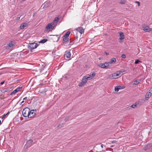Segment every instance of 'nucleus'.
Returning a JSON list of instances; mask_svg holds the SVG:
<instances>
[{"label":"nucleus","instance_id":"nucleus-1","mask_svg":"<svg viewBox=\"0 0 152 152\" xmlns=\"http://www.w3.org/2000/svg\"><path fill=\"white\" fill-rule=\"evenodd\" d=\"M30 111V109L26 107L22 111V114L24 117H28L29 118V116L30 115V113L29 112Z\"/></svg>","mask_w":152,"mask_h":152},{"label":"nucleus","instance_id":"nucleus-2","mask_svg":"<svg viewBox=\"0 0 152 152\" xmlns=\"http://www.w3.org/2000/svg\"><path fill=\"white\" fill-rule=\"evenodd\" d=\"M38 44L37 43L34 42L31 43H29L28 46V49L30 50V51L32 52L33 50L35 48H36L38 47Z\"/></svg>","mask_w":152,"mask_h":152},{"label":"nucleus","instance_id":"nucleus-3","mask_svg":"<svg viewBox=\"0 0 152 152\" xmlns=\"http://www.w3.org/2000/svg\"><path fill=\"white\" fill-rule=\"evenodd\" d=\"M55 26L52 23H48L45 27V31H50L53 29Z\"/></svg>","mask_w":152,"mask_h":152},{"label":"nucleus","instance_id":"nucleus-4","mask_svg":"<svg viewBox=\"0 0 152 152\" xmlns=\"http://www.w3.org/2000/svg\"><path fill=\"white\" fill-rule=\"evenodd\" d=\"M52 54L54 58L58 59L61 56L60 53L56 50H53L52 52Z\"/></svg>","mask_w":152,"mask_h":152},{"label":"nucleus","instance_id":"nucleus-5","mask_svg":"<svg viewBox=\"0 0 152 152\" xmlns=\"http://www.w3.org/2000/svg\"><path fill=\"white\" fill-rule=\"evenodd\" d=\"M118 33L119 34L120 42H122L124 39V33L121 31L119 32Z\"/></svg>","mask_w":152,"mask_h":152},{"label":"nucleus","instance_id":"nucleus-6","mask_svg":"<svg viewBox=\"0 0 152 152\" xmlns=\"http://www.w3.org/2000/svg\"><path fill=\"white\" fill-rule=\"evenodd\" d=\"M60 36L59 35H53L52 39L53 40L54 42H57L58 41L60 38Z\"/></svg>","mask_w":152,"mask_h":152},{"label":"nucleus","instance_id":"nucleus-7","mask_svg":"<svg viewBox=\"0 0 152 152\" xmlns=\"http://www.w3.org/2000/svg\"><path fill=\"white\" fill-rule=\"evenodd\" d=\"M49 2L48 1H45L41 6V8L43 9L48 7L49 6Z\"/></svg>","mask_w":152,"mask_h":152},{"label":"nucleus","instance_id":"nucleus-8","mask_svg":"<svg viewBox=\"0 0 152 152\" xmlns=\"http://www.w3.org/2000/svg\"><path fill=\"white\" fill-rule=\"evenodd\" d=\"M143 30L146 32H149L152 31V28H150L147 26H143Z\"/></svg>","mask_w":152,"mask_h":152},{"label":"nucleus","instance_id":"nucleus-9","mask_svg":"<svg viewBox=\"0 0 152 152\" xmlns=\"http://www.w3.org/2000/svg\"><path fill=\"white\" fill-rule=\"evenodd\" d=\"M22 87H20L17 88L16 89L14 90L11 94L10 95H12L13 94H15L16 93L18 92V91H20L22 89Z\"/></svg>","mask_w":152,"mask_h":152},{"label":"nucleus","instance_id":"nucleus-10","mask_svg":"<svg viewBox=\"0 0 152 152\" xmlns=\"http://www.w3.org/2000/svg\"><path fill=\"white\" fill-rule=\"evenodd\" d=\"M34 111H36V110H31V111L30 110V111L29 112V113H30V115L29 116V118L33 117L36 115V113L34 112Z\"/></svg>","mask_w":152,"mask_h":152},{"label":"nucleus","instance_id":"nucleus-11","mask_svg":"<svg viewBox=\"0 0 152 152\" xmlns=\"http://www.w3.org/2000/svg\"><path fill=\"white\" fill-rule=\"evenodd\" d=\"M65 56H66L67 58H69L71 56V53L69 51H66L65 52V53L64 55Z\"/></svg>","mask_w":152,"mask_h":152},{"label":"nucleus","instance_id":"nucleus-12","mask_svg":"<svg viewBox=\"0 0 152 152\" xmlns=\"http://www.w3.org/2000/svg\"><path fill=\"white\" fill-rule=\"evenodd\" d=\"M77 31H79L81 34L84 32V30L82 27H79L75 29Z\"/></svg>","mask_w":152,"mask_h":152},{"label":"nucleus","instance_id":"nucleus-13","mask_svg":"<svg viewBox=\"0 0 152 152\" xmlns=\"http://www.w3.org/2000/svg\"><path fill=\"white\" fill-rule=\"evenodd\" d=\"M152 146L151 144H148L144 147L143 149L145 151L149 150L151 147Z\"/></svg>","mask_w":152,"mask_h":152},{"label":"nucleus","instance_id":"nucleus-14","mask_svg":"<svg viewBox=\"0 0 152 152\" xmlns=\"http://www.w3.org/2000/svg\"><path fill=\"white\" fill-rule=\"evenodd\" d=\"M33 140L31 139H30L27 141L26 142V143L25 145V146H26L28 147H30L31 145V143L33 142Z\"/></svg>","mask_w":152,"mask_h":152},{"label":"nucleus","instance_id":"nucleus-15","mask_svg":"<svg viewBox=\"0 0 152 152\" xmlns=\"http://www.w3.org/2000/svg\"><path fill=\"white\" fill-rule=\"evenodd\" d=\"M28 26V24L26 23H24L21 24L20 26V28L21 29H23L25 27Z\"/></svg>","mask_w":152,"mask_h":152},{"label":"nucleus","instance_id":"nucleus-16","mask_svg":"<svg viewBox=\"0 0 152 152\" xmlns=\"http://www.w3.org/2000/svg\"><path fill=\"white\" fill-rule=\"evenodd\" d=\"M59 18L58 17H56L55 18L53 22L52 23L55 26V25L58 21Z\"/></svg>","mask_w":152,"mask_h":152},{"label":"nucleus","instance_id":"nucleus-17","mask_svg":"<svg viewBox=\"0 0 152 152\" xmlns=\"http://www.w3.org/2000/svg\"><path fill=\"white\" fill-rule=\"evenodd\" d=\"M14 45L12 42H10L8 44L7 46V49H10L12 48L13 46Z\"/></svg>","mask_w":152,"mask_h":152},{"label":"nucleus","instance_id":"nucleus-18","mask_svg":"<svg viewBox=\"0 0 152 152\" xmlns=\"http://www.w3.org/2000/svg\"><path fill=\"white\" fill-rule=\"evenodd\" d=\"M125 87H124L123 88H121V86H116L115 88V91H118L119 90L124 89Z\"/></svg>","mask_w":152,"mask_h":152},{"label":"nucleus","instance_id":"nucleus-19","mask_svg":"<svg viewBox=\"0 0 152 152\" xmlns=\"http://www.w3.org/2000/svg\"><path fill=\"white\" fill-rule=\"evenodd\" d=\"M116 60L115 58H113L111 59L110 62H109L110 64L114 63L116 62Z\"/></svg>","mask_w":152,"mask_h":152},{"label":"nucleus","instance_id":"nucleus-20","mask_svg":"<svg viewBox=\"0 0 152 152\" xmlns=\"http://www.w3.org/2000/svg\"><path fill=\"white\" fill-rule=\"evenodd\" d=\"M98 66L102 68H106V66L105 65L104 63H100L98 65Z\"/></svg>","mask_w":152,"mask_h":152},{"label":"nucleus","instance_id":"nucleus-21","mask_svg":"<svg viewBox=\"0 0 152 152\" xmlns=\"http://www.w3.org/2000/svg\"><path fill=\"white\" fill-rule=\"evenodd\" d=\"M119 75V74L117 72L113 74V76L114 79H116L118 78V77H117Z\"/></svg>","mask_w":152,"mask_h":152},{"label":"nucleus","instance_id":"nucleus-22","mask_svg":"<svg viewBox=\"0 0 152 152\" xmlns=\"http://www.w3.org/2000/svg\"><path fill=\"white\" fill-rule=\"evenodd\" d=\"M9 89L8 88H5L1 90L0 91L2 93H5L8 91Z\"/></svg>","mask_w":152,"mask_h":152},{"label":"nucleus","instance_id":"nucleus-23","mask_svg":"<svg viewBox=\"0 0 152 152\" xmlns=\"http://www.w3.org/2000/svg\"><path fill=\"white\" fill-rule=\"evenodd\" d=\"M86 78L87 80H91L92 79V77H91L90 75H88L86 76H84Z\"/></svg>","mask_w":152,"mask_h":152},{"label":"nucleus","instance_id":"nucleus-24","mask_svg":"<svg viewBox=\"0 0 152 152\" xmlns=\"http://www.w3.org/2000/svg\"><path fill=\"white\" fill-rule=\"evenodd\" d=\"M63 41L65 42H68L69 40V38L68 37H64L63 36Z\"/></svg>","mask_w":152,"mask_h":152},{"label":"nucleus","instance_id":"nucleus-25","mask_svg":"<svg viewBox=\"0 0 152 152\" xmlns=\"http://www.w3.org/2000/svg\"><path fill=\"white\" fill-rule=\"evenodd\" d=\"M87 81L88 80H87L85 76L83 77L82 80V81L85 84H86L87 83Z\"/></svg>","mask_w":152,"mask_h":152},{"label":"nucleus","instance_id":"nucleus-26","mask_svg":"<svg viewBox=\"0 0 152 152\" xmlns=\"http://www.w3.org/2000/svg\"><path fill=\"white\" fill-rule=\"evenodd\" d=\"M75 43V42L74 40L70 39V42L69 45H72L74 43Z\"/></svg>","mask_w":152,"mask_h":152},{"label":"nucleus","instance_id":"nucleus-27","mask_svg":"<svg viewBox=\"0 0 152 152\" xmlns=\"http://www.w3.org/2000/svg\"><path fill=\"white\" fill-rule=\"evenodd\" d=\"M104 64L106 66V68L111 66V65H110V64L109 62H105L104 63Z\"/></svg>","mask_w":152,"mask_h":152},{"label":"nucleus","instance_id":"nucleus-28","mask_svg":"<svg viewBox=\"0 0 152 152\" xmlns=\"http://www.w3.org/2000/svg\"><path fill=\"white\" fill-rule=\"evenodd\" d=\"M70 33L69 31H68L66 32V33L63 36H64V37H68L69 36V35Z\"/></svg>","mask_w":152,"mask_h":152},{"label":"nucleus","instance_id":"nucleus-29","mask_svg":"<svg viewBox=\"0 0 152 152\" xmlns=\"http://www.w3.org/2000/svg\"><path fill=\"white\" fill-rule=\"evenodd\" d=\"M152 95V93L151 92H148L146 94L145 96H148L149 97H151V96Z\"/></svg>","mask_w":152,"mask_h":152},{"label":"nucleus","instance_id":"nucleus-30","mask_svg":"<svg viewBox=\"0 0 152 152\" xmlns=\"http://www.w3.org/2000/svg\"><path fill=\"white\" fill-rule=\"evenodd\" d=\"M48 41V39H43L42 40L39 42L42 43H44Z\"/></svg>","mask_w":152,"mask_h":152},{"label":"nucleus","instance_id":"nucleus-31","mask_svg":"<svg viewBox=\"0 0 152 152\" xmlns=\"http://www.w3.org/2000/svg\"><path fill=\"white\" fill-rule=\"evenodd\" d=\"M45 67V66H42V67L39 69V72L41 73L42 72V71L44 69Z\"/></svg>","mask_w":152,"mask_h":152},{"label":"nucleus","instance_id":"nucleus-32","mask_svg":"<svg viewBox=\"0 0 152 152\" xmlns=\"http://www.w3.org/2000/svg\"><path fill=\"white\" fill-rule=\"evenodd\" d=\"M85 84L83 83V82L82 81L81 82H80L79 83L78 86L80 87H82Z\"/></svg>","mask_w":152,"mask_h":152},{"label":"nucleus","instance_id":"nucleus-33","mask_svg":"<svg viewBox=\"0 0 152 152\" xmlns=\"http://www.w3.org/2000/svg\"><path fill=\"white\" fill-rule=\"evenodd\" d=\"M107 79H113V74L111 75H109L107 77Z\"/></svg>","mask_w":152,"mask_h":152},{"label":"nucleus","instance_id":"nucleus-34","mask_svg":"<svg viewBox=\"0 0 152 152\" xmlns=\"http://www.w3.org/2000/svg\"><path fill=\"white\" fill-rule=\"evenodd\" d=\"M142 62V61H139L138 59H137L135 61L134 64H138L139 63Z\"/></svg>","mask_w":152,"mask_h":152},{"label":"nucleus","instance_id":"nucleus-35","mask_svg":"<svg viewBox=\"0 0 152 152\" xmlns=\"http://www.w3.org/2000/svg\"><path fill=\"white\" fill-rule=\"evenodd\" d=\"M75 43H77L79 42V41H78V37L77 36L76 38H75V39H74Z\"/></svg>","mask_w":152,"mask_h":152},{"label":"nucleus","instance_id":"nucleus-36","mask_svg":"<svg viewBox=\"0 0 152 152\" xmlns=\"http://www.w3.org/2000/svg\"><path fill=\"white\" fill-rule=\"evenodd\" d=\"M140 83V82L138 81V80H136L134 82V85H137Z\"/></svg>","mask_w":152,"mask_h":152},{"label":"nucleus","instance_id":"nucleus-37","mask_svg":"<svg viewBox=\"0 0 152 152\" xmlns=\"http://www.w3.org/2000/svg\"><path fill=\"white\" fill-rule=\"evenodd\" d=\"M91 77H92V78L96 75V73L94 72L92 73V74H90Z\"/></svg>","mask_w":152,"mask_h":152},{"label":"nucleus","instance_id":"nucleus-38","mask_svg":"<svg viewBox=\"0 0 152 152\" xmlns=\"http://www.w3.org/2000/svg\"><path fill=\"white\" fill-rule=\"evenodd\" d=\"M126 0H121L120 3L121 4H125Z\"/></svg>","mask_w":152,"mask_h":152},{"label":"nucleus","instance_id":"nucleus-39","mask_svg":"<svg viewBox=\"0 0 152 152\" xmlns=\"http://www.w3.org/2000/svg\"><path fill=\"white\" fill-rule=\"evenodd\" d=\"M136 107V105L133 104L131 106L129 107L130 108H135Z\"/></svg>","mask_w":152,"mask_h":152},{"label":"nucleus","instance_id":"nucleus-40","mask_svg":"<svg viewBox=\"0 0 152 152\" xmlns=\"http://www.w3.org/2000/svg\"><path fill=\"white\" fill-rule=\"evenodd\" d=\"M64 124H59L57 126L58 127V128H61L62 127H63L64 126Z\"/></svg>","mask_w":152,"mask_h":152},{"label":"nucleus","instance_id":"nucleus-41","mask_svg":"<svg viewBox=\"0 0 152 152\" xmlns=\"http://www.w3.org/2000/svg\"><path fill=\"white\" fill-rule=\"evenodd\" d=\"M69 117H66L64 119V121L65 122L67 121L69 119Z\"/></svg>","mask_w":152,"mask_h":152},{"label":"nucleus","instance_id":"nucleus-42","mask_svg":"<svg viewBox=\"0 0 152 152\" xmlns=\"http://www.w3.org/2000/svg\"><path fill=\"white\" fill-rule=\"evenodd\" d=\"M111 142L112 143H115L116 142H118V141H116V140H113L111 141Z\"/></svg>","mask_w":152,"mask_h":152},{"label":"nucleus","instance_id":"nucleus-43","mask_svg":"<svg viewBox=\"0 0 152 152\" xmlns=\"http://www.w3.org/2000/svg\"><path fill=\"white\" fill-rule=\"evenodd\" d=\"M1 96L0 97L1 99H4L5 97L4 96V95H3L1 94L0 96Z\"/></svg>","mask_w":152,"mask_h":152},{"label":"nucleus","instance_id":"nucleus-44","mask_svg":"<svg viewBox=\"0 0 152 152\" xmlns=\"http://www.w3.org/2000/svg\"><path fill=\"white\" fill-rule=\"evenodd\" d=\"M124 72V71H118L117 72L118 73V74L119 75H120L121 73L123 72Z\"/></svg>","mask_w":152,"mask_h":152},{"label":"nucleus","instance_id":"nucleus-45","mask_svg":"<svg viewBox=\"0 0 152 152\" xmlns=\"http://www.w3.org/2000/svg\"><path fill=\"white\" fill-rule=\"evenodd\" d=\"M121 57L122 58H126V56L125 55L123 54L121 55Z\"/></svg>","mask_w":152,"mask_h":152},{"label":"nucleus","instance_id":"nucleus-46","mask_svg":"<svg viewBox=\"0 0 152 152\" xmlns=\"http://www.w3.org/2000/svg\"><path fill=\"white\" fill-rule=\"evenodd\" d=\"M149 98V97L148 96H145V100L146 101L148 100V99Z\"/></svg>","mask_w":152,"mask_h":152},{"label":"nucleus","instance_id":"nucleus-47","mask_svg":"<svg viewBox=\"0 0 152 152\" xmlns=\"http://www.w3.org/2000/svg\"><path fill=\"white\" fill-rule=\"evenodd\" d=\"M135 3L138 4V6H140V3L138 1H135Z\"/></svg>","mask_w":152,"mask_h":152},{"label":"nucleus","instance_id":"nucleus-48","mask_svg":"<svg viewBox=\"0 0 152 152\" xmlns=\"http://www.w3.org/2000/svg\"><path fill=\"white\" fill-rule=\"evenodd\" d=\"M5 82V81H3V82H1L0 83V84L1 85H2L3 84H4V83Z\"/></svg>","mask_w":152,"mask_h":152},{"label":"nucleus","instance_id":"nucleus-49","mask_svg":"<svg viewBox=\"0 0 152 152\" xmlns=\"http://www.w3.org/2000/svg\"><path fill=\"white\" fill-rule=\"evenodd\" d=\"M20 17H18L17 18L16 20H19L20 19Z\"/></svg>","mask_w":152,"mask_h":152},{"label":"nucleus","instance_id":"nucleus-50","mask_svg":"<svg viewBox=\"0 0 152 152\" xmlns=\"http://www.w3.org/2000/svg\"><path fill=\"white\" fill-rule=\"evenodd\" d=\"M7 115L6 114H4V116L2 118L3 119V118H4L6 115Z\"/></svg>","mask_w":152,"mask_h":152},{"label":"nucleus","instance_id":"nucleus-51","mask_svg":"<svg viewBox=\"0 0 152 152\" xmlns=\"http://www.w3.org/2000/svg\"><path fill=\"white\" fill-rule=\"evenodd\" d=\"M104 52L106 55H108L109 54V53H107L105 51Z\"/></svg>","mask_w":152,"mask_h":152},{"label":"nucleus","instance_id":"nucleus-52","mask_svg":"<svg viewBox=\"0 0 152 152\" xmlns=\"http://www.w3.org/2000/svg\"><path fill=\"white\" fill-rule=\"evenodd\" d=\"M27 99V97H24L23 99V100H26V99Z\"/></svg>","mask_w":152,"mask_h":152},{"label":"nucleus","instance_id":"nucleus-53","mask_svg":"<svg viewBox=\"0 0 152 152\" xmlns=\"http://www.w3.org/2000/svg\"><path fill=\"white\" fill-rule=\"evenodd\" d=\"M24 102V100L23 101L21 102L20 104H22Z\"/></svg>","mask_w":152,"mask_h":152},{"label":"nucleus","instance_id":"nucleus-54","mask_svg":"<svg viewBox=\"0 0 152 152\" xmlns=\"http://www.w3.org/2000/svg\"><path fill=\"white\" fill-rule=\"evenodd\" d=\"M9 113H10V112H8L6 114L7 115L9 114Z\"/></svg>","mask_w":152,"mask_h":152},{"label":"nucleus","instance_id":"nucleus-55","mask_svg":"<svg viewBox=\"0 0 152 152\" xmlns=\"http://www.w3.org/2000/svg\"><path fill=\"white\" fill-rule=\"evenodd\" d=\"M101 147H102V148H103V145H101Z\"/></svg>","mask_w":152,"mask_h":152},{"label":"nucleus","instance_id":"nucleus-56","mask_svg":"<svg viewBox=\"0 0 152 152\" xmlns=\"http://www.w3.org/2000/svg\"><path fill=\"white\" fill-rule=\"evenodd\" d=\"M113 146H113V145H111V146H110V147H113Z\"/></svg>","mask_w":152,"mask_h":152},{"label":"nucleus","instance_id":"nucleus-57","mask_svg":"<svg viewBox=\"0 0 152 152\" xmlns=\"http://www.w3.org/2000/svg\"><path fill=\"white\" fill-rule=\"evenodd\" d=\"M101 59H102V58H99V60H101Z\"/></svg>","mask_w":152,"mask_h":152},{"label":"nucleus","instance_id":"nucleus-58","mask_svg":"<svg viewBox=\"0 0 152 152\" xmlns=\"http://www.w3.org/2000/svg\"><path fill=\"white\" fill-rule=\"evenodd\" d=\"M124 87V86H121V88H123Z\"/></svg>","mask_w":152,"mask_h":152},{"label":"nucleus","instance_id":"nucleus-59","mask_svg":"<svg viewBox=\"0 0 152 152\" xmlns=\"http://www.w3.org/2000/svg\"><path fill=\"white\" fill-rule=\"evenodd\" d=\"M1 120H0V125H1Z\"/></svg>","mask_w":152,"mask_h":152},{"label":"nucleus","instance_id":"nucleus-60","mask_svg":"<svg viewBox=\"0 0 152 152\" xmlns=\"http://www.w3.org/2000/svg\"><path fill=\"white\" fill-rule=\"evenodd\" d=\"M2 73L0 72V75H2Z\"/></svg>","mask_w":152,"mask_h":152},{"label":"nucleus","instance_id":"nucleus-61","mask_svg":"<svg viewBox=\"0 0 152 152\" xmlns=\"http://www.w3.org/2000/svg\"><path fill=\"white\" fill-rule=\"evenodd\" d=\"M65 79H66V78H67V77H65Z\"/></svg>","mask_w":152,"mask_h":152},{"label":"nucleus","instance_id":"nucleus-62","mask_svg":"<svg viewBox=\"0 0 152 152\" xmlns=\"http://www.w3.org/2000/svg\"><path fill=\"white\" fill-rule=\"evenodd\" d=\"M151 92H152V90H151Z\"/></svg>","mask_w":152,"mask_h":152}]
</instances>
